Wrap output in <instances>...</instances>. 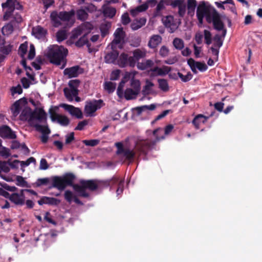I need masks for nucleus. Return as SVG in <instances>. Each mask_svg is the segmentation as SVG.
Masks as SVG:
<instances>
[{
	"label": "nucleus",
	"instance_id": "obj_46",
	"mask_svg": "<svg viewBox=\"0 0 262 262\" xmlns=\"http://www.w3.org/2000/svg\"><path fill=\"white\" fill-rule=\"evenodd\" d=\"M204 35L205 43L207 45H210L212 42V35L211 32L207 30H204Z\"/></svg>",
	"mask_w": 262,
	"mask_h": 262
},
{
	"label": "nucleus",
	"instance_id": "obj_40",
	"mask_svg": "<svg viewBox=\"0 0 262 262\" xmlns=\"http://www.w3.org/2000/svg\"><path fill=\"white\" fill-rule=\"evenodd\" d=\"M14 28L11 23H8L5 25L2 28V33L4 35H9L13 31Z\"/></svg>",
	"mask_w": 262,
	"mask_h": 262
},
{
	"label": "nucleus",
	"instance_id": "obj_7",
	"mask_svg": "<svg viewBox=\"0 0 262 262\" xmlns=\"http://www.w3.org/2000/svg\"><path fill=\"white\" fill-rule=\"evenodd\" d=\"M211 12L209 8L206 5L205 2H201L196 9V16L199 23L202 24L205 16L207 21L210 23L211 22Z\"/></svg>",
	"mask_w": 262,
	"mask_h": 262
},
{
	"label": "nucleus",
	"instance_id": "obj_37",
	"mask_svg": "<svg viewBox=\"0 0 262 262\" xmlns=\"http://www.w3.org/2000/svg\"><path fill=\"white\" fill-rule=\"evenodd\" d=\"M67 32L66 30L61 29L56 33V38L58 42H61L67 38Z\"/></svg>",
	"mask_w": 262,
	"mask_h": 262
},
{
	"label": "nucleus",
	"instance_id": "obj_18",
	"mask_svg": "<svg viewBox=\"0 0 262 262\" xmlns=\"http://www.w3.org/2000/svg\"><path fill=\"white\" fill-rule=\"evenodd\" d=\"M47 33V30L40 26H37L32 29V34L38 39L44 38Z\"/></svg>",
	"mask_w": 262,
	"mask_h": 262
},
{
	"label": "nucleus",
	"instance_id": "obj_32",
	"mask_svg": "<svg viewBox=\"0 0 262 262\" xmlns=\"http://www.w3.org/2000/svg\"><path fill=\"white\" fill-rule=\"evenodd\" d=\"M36 130L38 132H41L42 135H48L50 134V130L47 126H43L37 123L32 124Z\"/></svg>",
	"mask_w": 262,
	"mask_h": 262
},
{
	"label": "nucleus",
	"instance_id": "obj_59",
	"mask_svg": "<svg viewBox=\"0 0 262 262\" xmlns=\"http://www.w3.org/2000/svg\"><path fill=\"white\" fill-rule=\"evenodd\" d=\"M35 55V50L33 45L31 44L30 46V50L28 55L29 59H32L34 58Z\"/></svg>",
	"mask_w": 262,
	"mask_h": 262
},
{
	"label": "nucleus",
	"instance_id": "obj_19",
	"mask_svg": "<svg viewBox=\"0 0 262 262\" xmlns=\"http://www.w3.org/2000/svg\"><path fill=\"white\" fill-rule=\"evenodd\" d=\"M209 117H206L202 114H199L196 116L192 120V124L196 129L200 128V126L201 123H205L208 119Z\"/></svg>",
	"mask_w": 262,
	"mask_h": 262
},
{
	"label": "nucleus",
	"instance_id": "obj_33",
	"mask_svg": "<svg viewBox=\"0 0 262 262\" xmlns=\"http://www.w3.org/2000/svg\"><path fill=\"white\" fill-rule=\"evenodd\" d=\"M159 88L163 92H166L169 91V87L168 81L165 79H158Z\"/></svg>",
	"mask_w": 262,
	"mask_h": 262
},
{
	"label": "nucleus",
	"instance_id": "obj_21",
	"mask_svg": "<svg viewBox=\"0 0 262 262\" xmlns=\"http://www.w3.org/2000/svg\"><path fill=\"white\" fill-rule=\"evenodd\" d=\"M119 57V52L116 50L107 53L104 57L105 61L108 63H114Z\"/></svg>",
	"mask_w": 262,
	"mask_h": 262
},
{
	"label": "nucleus",
	"instance_id": "obj_15",
	"mask_svg": "<svg viewBox=\"0 0 262 262\" xmlns=\"http://www.w3.org/2000/svg\"><path fill=\"white\" fill-rule=\"evenodd\" d=\"M83 69L79 66H73L66 68L63 71V74L67 75L69 78L77 77L80 74L82 73Z\"/></svg>",
	"mask_w": 262,
	"mask_h": 262
},
{
	"label": "nucleus",
	"instance_id": "obj_36",
	"mask_svg": "<svg viewBox=\"0 0 262 262\" xmlns=\"http://www.w3.org/2000/svg\"><path fill=\"white\" fill-rule=\"evenodd\" d=\"M82 33V29L80 27H78L74 29L72 32V35L70 38V41L73 42L74 40L77 39Z\"/></svg>",
	"mask_w": 262,
	"mask_h": 262
},
{
	"label": "nucleus",
	"instance_id": "obj_13",
	"mask_svg": "<svg viewBox=\"0 0 262 262\" xmlns=\"http://www.w3.org/2000/svg\"><path fill=\"white\" fill-rule=\"evenodd\" d=\"M0 137L3 139H15L16 135L14 131L8 125L0 126Z\"/></svg>",
	"mask_w": 262,
	"mask_h": 262
},
{
	"label": "nucleus",
	"instance_id": "obj_1",
	"mask_svg": "<svg viewBox=\"0 0 262 262\" xmlns=\"http://www.w3.org/2000/svg\"><path fill=\"white\" fill-rule=\"evenodd\" d=\"M75 178V176L71 172L66 173L62 176H54L52 178V187L62 191L68 186H72L79 195L83 198H88L90 195L85 190L86 189L92 191L98 189L97 180H81L79 185L73 184Z\"/></svg>",
	"mask_w": 262,
	"mask_h": 262
},
{
	"label": "nucleus",
	"instance_id": "obj_51",
	"mask_svg": "<svg viewBox=\"0 0 262 262\" xmlns=\"http://www.w3.org/2000/svg\"><path fill=\"white\" fill-rule=\"evenodd\" d=\"M111 182V180H108V179L105 180H97L98 188L107 187L110 186Z\"/></svg>",
	"mask_w": 262,
	"mask_h": 262
},
{
	"label": "nucleus",
	"instance_id": "obj_10",
	"mask_svg": "<svg viewBox=\"0 0 262 262\" xmlns=\"http://www.w3.org/2000/svg\"><path fill=\"white\" fill-rule=\"evenodd\" d=\"M117 63L120 68L127 66L134 68L135 66V60L132 56H129L127 53H122L118 57Z\"/></svg>",
	"mask_w": 262,
	"mask_h": 262
},
{
	"label": "nucleus",
	"instance_id": "obj_24",
	"mask_svg": "<svg viewBox=\"0 0 262 262\" xmlns=\"http://www.w3.org/2000/svg\"><path fill=\"white\" fill-rule=\"evenodd\" d=\"M139 94L132 88H127L125 90L123 96L127 100H129L136 99Z\"/></svg>",
	"mask_w": 262,
	"mask_h": 262
},
{
	"label": "nucleus",
	"instance_id": "obj_60",
	"mask_svg": "<svg viewBox=\"0 0 262 262\" xmlns=\"http://www.w3.org/2000/svg\"><path fill=\"white\" fill-rule=\"evenodd\" d=\"M12 50V46L11 45L3 46L1 47V52L5 55L9 54Z\"/></svg>",
	"mask_w": 262,
	"mask_h": 262
},
{
	"label": "nucleus",
	"instance_id": "obj_63",
	"mask_svg": "<svg viewBox=\"0 0 262 262\" xmlns=\"http://www.w3.org/2000/svg\"><path fill=\"white\" fill-rule=\"evenodd\" d=\"M120 70H116L112 71L111 75V80H117L120 76Z\"/></svg>",
	"mask_w": 262,
	"mask_h": 262
},
{
	"label": "nucleus",
	"instance_id": "obj_43",
	"mask_svg": "<svg viewBox=\"0 0 262 262\" xmlns=\"http://www.w3.org/2000/svg\"><path fill=\"white\" fill-rule=\"evenodd\" d=\"M178 75L183 82H186L192 78V75L190 72H188L186 75H184L180 72L178 73Z\"/></svg>",
	"mask_w": 262,
	"mask_h": 262
},
{
	"label": "nucleus",
	"instance_id": "obj_6",
	"mask_svg": "<svg viewBox=\"0 0 262 262\" xmlns=\"http://www.w3.org/2000/svg\"><path fill=\"white\" fill-rule=\"evenodd\" d=\"M104 104L102 99H93L86 101L84 106V113L86 116H93L94 113L97 110L101 108Z\"/></svg>",
	"mask_w": 262,
	"mask_h": 262
},
{
	"label": "nucleus",
	"instance_id": "obj_42",
	"mask_svg": "<svg viewBox=\"0 0 262 262\" xmlns=\"http://www.w3.org/2000/svg\"><path fill=\"white\" fill-rule=\"evenodd\" d=\"M28 49V45L26 42L21 43L18 48V54L21 58H24Z\"/></svg>",
	"mask_w": 262,
	"mask_h": 262
},
{
	"label": "nucleus",
	"instance_id": "obj_29",
	"mask_svg": "<svg viewBox=\"0 0 262 262\" xmlns=\"http://www.w3.org/2000/svg\"><path fill=\"white\" fill-rule=\"evenodd\" d=\"M112 24L110 22H104L102 23L100 26V30L102 37L105 36L108 34L109 30L111 28Z\"/></svg>",
	"mask_w": 262,
	"mask_h": 262
},
{
	"label": "nucleus",
	"instance_id": "obj_61",
	"mask_svg": "<svg viewBox=\"0 0 262 262\" xmlns=\"http://www.w3.org/2000/svg\"><path fill=\"white\" fill-rule=\"evenodd\" d=\"M154 64V63L152 60L148 59L144 62V66L143 67H140L139 69L144 70L149 68L152 67Z\"/></svg>",
	"mask_w": 262,
	"mask_h": 262
},
{
	"label": "nucleus",
	"instance_id": "obj_53",
	"mask_svg": "<svg viewBox=\"0 0 262 262\" xmlns=\"http://www.w3.org/2000/svg\"><path fill=\"white\" fill-rule=\"evenodd\" d=\"M64 196L65 200L69 203H71L75 196L73 195L72 192L70 190H66L64 192Z\"/></svg>",
	"mask_w": 262,
	"mask_h": 262
},
{
	"label": "nucleus",
	"instance_id": "obj_34",
	"mask_svg": "<svg viewBox=\"0 0 262 262\" xmlns=\"http://www.w3.org/2000/svg\"><path fill=\"white\" fill-rule=\"evenodd\" d=\"M146 56V52L144 51H142L139 49H137L133 51V56L135 60V64L136 61H138L141 58H144Z\"/></svg>",
	"mask_w": 262,
	"mask_h": 262
},
{
	"label": "nucleus",
	"instance_id": "obj_17",
	"mask_svg": "<svg viewBox=\"0 0 262 262\" xmlns=\"http://www.w3.org/2000/svg\"><path fill=\"white\" fill-rule=\"evenodd\" d=\"M27 103V100L25 97L16 101L11 108L13 115L15 116L18 115L21 110V105H26Z\"/></svg>",
	"mask_w": 262,
	"mask_h": 262
},
{
	"label": "nucleus",
	"instance_id": "obj_57",
	"mask_svg": "<svg viewBox=\"0 0 262 262\" xmlns=\"http://www.w3.org/2000/svg\"><path fill=\"white\" fill-rule=\"evenodd\" d=\"M121 21L123 25H126L130 21V19L128 14L126 12L124 13L121 16Z\"/></svg>",
	"mask_w": 262,
	"mask_h": 262
},
{
	"label": "nucleus",
	"instance_id": "obj_54",
	"mask_svg": "<svg viewBox=\"0 0 262 262\" xmlns=\"http://www.w3.org/2000/svg\"><path fill=\"white\" fill-rule=\"evenodd\" d=\"M80 80L78 79L71 80L69 82V85L70 89H77L79 84Z\"/></svg>",
	"mask_w": 262,
	"mask_h": 262
},
{
	"label": "nucleus",
	"instance_id": "obj_11",
	"mask_svg": "<svg viewBox=\"0 0 262 262\" xmlns=\"http://www.w3.org/2000/svg\"><path fill=\"white\" fill-rule=\"evenodd\" d=\"M211 20L215 30L220 31L224 29L225 25L222 20V16L215 9L212 11Z\"/></svg>",
	"mask_w": 262,
	"mask_h": 262
},
{
	"label": "nucleus",
	"instance_id": "obj_49",
	"mask_svg": "<svg viewBox=\"0 0 262 262\" xmlns=\"http://www.w3.org/2000/svg\"><path fill=\"white\" fill-rule=\"evenodd\" d=\"M213 40L214 41V46L217 47L219 48H221L222 45L223 41L222 40L221 36L219 34H216L213 37Z\"/></svg>",
	"mask_w": 262,
	"mask_h": 262
},
{
	"label": "nucleus",
	"instance_id": "obj_30",
	"mask_svg": "<svg viewBox=\"0 0 262 262\" xmlns=\"http://www.w3.org/2000/svg\"><path fill=\"white\" fill-rule=\"evenodd\" d=\"M156 108V105L154 104H151L149 105H142L141 106L136 107L134 108L136 111L138 115H140L142 113L147 110L152 111Z\"/></svg>",
	"mask_w": 262,
	"mask_h": 262
},
{
	"label": "nucleus",
	"instance_id": "obj_64",
	"mask_svg": "<svg viewBox=\"0 0 262 262\" xmlns=\"http://www.w3.org/2000/svg\"><path fill=\"white\" fill-rule=\"evenodd\" d=\"M74 133L71 132L66 136L65 143L66 144H69L74 140Z\"/></svg>",
	"mask_w": 262,
	"mask_h": 262
},
{
	"label": "nucleus",
	"instance_id": "obj_2",
	"mask_svg": "<svg viewBox=\"0 0 262 262\" xmlns=\"http://www.w3.org/2000/svg\"><path fill=\"white\" fill-rule=\"evenodd\" d=\"M160 130V128H157L153 131V135L156 137V140L149 139L139 140L135 143V151L131 150L128 148H124L122 142H116L115 146L117 148L116 154L118 155H123L125 159L129 162H133L136 154L138 156L144 155L146 156L148 152L154 148L157 141L160 139V138L157 135V132Z\"/></svg>",
	"mask_w": 262,
	"mask_h": 262
},
{
	"label": "nucleus",
	"instance_id": "obj_9",
	"mask_svg": "<svg viewBox=\"0 0 262 262\" xmlns=\"http://www.w3.org/2000/svg\"><path fill=\"white\" fill-rule=\"evenodd\" d=\"M47 119V114L42 108H36L32 111L31 116L29 118L28 121L32 126L33 121L37 120L40 122L46 123Z\"/></svg>",
	"mask_w": 262,
	"mask_h": 262
},
{
	"label": "nucleus",
	"instance_id": "obj_20",
	"mask_svg": "<svg viewBox=\"0 0 262 262\" xmlns=\"http://www.w3.org/2000/svg\"><path fill=\"white\" fill-rule=\"evenodd\" d=\"M125 36V32H124L122 28H117L115 33V38L113 40V43L115 44H119L124 39Z\"/></svg>",
	"mask_w": 262,
	"mask_h": 262
},
{
	"label": "nucleus",
	"instance_id": "obj_47",
	"mask_svg": "<svg viewBox=\"0 0 262 262\" xmlns=\"http://www.w3.org/2000/svg\"><path fill=\"white\" fill-rule=\"evenodd\" d=\"M104 89L107 91L108 93H113L116 89V84L112 82H105L104 83Z\"/></svg>",
	"mask_w": 262,
	"mask_h": 262
},
{
	"label": "nucleus",
	"instance_id": "obj_25",
	"mask_svg": "<svg viewBox=\"0 0 262 262\" xmlns=\"http://www.w3.org/2000/svg\"><path fill=\"white\" fill-rule=\"evenodd\" d=\"M171 71V68L167 66H163L162 68L156 67L151 70L153 72H156L158 75L164 76Z\"/></svg>",
	"mask_w": 262,
	"mask_h": 262
},
{
	"label": "nucleus",
	"instance_id": "obj_31",
	"mask_svg": "<svg viewBox=\"0 0 262 262\" xmlns=\"http://www.w3.org/2000/svg\"><path fill=\"white\" fill-rule=\"evenodd\" d=\"M148 8V4L146 3L140 5L137 7L135 9H133L130 11V13L132 15L135 16L139 12H142L146 11Z\"/></svg>",
	"mask_w": 262,
	"mask_h": 262
},
{
	"label": "nucleus",
	"instance_id": "obj_41",
	"mask_svg": "<svg viewBox=\"0 0 262 262\" xmlns=\"http://www.w3.org/2000/svg\"><path fill=\"white\" fill-rule=\"evenodd\" d=\"M16 185L20 187H28V184L26 181L25 180L24 178L20 176H16Z\"/></svg>",
	"mask_w": 262,
	"mask_h": 262
},
{
	"label": "nucleus",
	"instance_id": "obj_55",
	"mask_svg": "<svg viewBox=\"0 0 262 262\" xmlns=\"http://www.w3.org/2000/svg\"><path fill=\"white\" fill-rule=\"evenodd\" d=\"M60 203V201L56 198L49 197L47 204L52 206H57Z\"/></svg>",
	"mask_w": 262,
	"mask_h": 262
},
{
	"label": "nucleus",
	"instance_id": "obj_35",
	"mask_svg": "<svg viewBox=\"0 0 262 262\" xmlns=\"http://www.w3.org/2000/svg\"><path fill=\"white\" fill-rule=\"evenodd\" d=\"M32 113V110L29 107H26L21 112L20 115L21 120H27L28 118H30Z\"/></svg>",
	"mask_w": 262,
	"mask_h": 262
},
{
	"label": "nucleus",
	"instance_id": "obj_38",
	"mask_svg": "<svg viewBox=\"0 0 262 262\" xmlns=\"http://www.w3.org/2000/svg\"><path fill=\"white\" fill-rule=\"evenodd\" d=\"M130 86L133 90L136 91L138 93H140L141 90V83L139 80L132 78L130 81Z\"/></svg>",
	"mask_w": 262,
	"mask_h": 262
},
{
	"label": "nucleus",
	"instance_id": "obj_58",
	"mask_svg": "<svg viewBox=\"0 0 262 262\" xmlns=\"http://www.w3.org/2000/svg\"><path fill=\"white\" fill-rule=\"evenodd\" d=\"M145 23L146 19H143L142 24H139L138 21L136 23L133 22L131 24L130 27L133 30H137L145 25Z\"/></svg>",
	"mask_w": 262,
	"mask_h": 262
},
{
	"label": "nucleus",
	"instance_id": "obj_14",
	"mask_svg": "<svg viewBox=\"0 0 262 262\" xmlns=\"http://www.w3.org/2000/svg\"><path fill=\"white\" fill-rule=\"evenodd\" d=\"M60 106L68 111L72 116H75L78 119H82L83 118L82 111L79 108L64 103L61 104Z\"/></svg>",
	"mask_w": 262,
	"mask_h": 262
},
{
	"label": "nucleus",
	"instance_id": "obj_5",
	"mask_svg": "<svg viewBox=\"0 0 262 262\" xmlns=\"http://www.w3.org/2000/svg\"><path fill=\"white\" fill-rule=\"evenodd\" d=\"M3 9H6L3 15V20H9L12 15L15 9L23 10V7L17 0H7L2 5Z\"/></svg>",
	"mask_w": 262,
	"mask_h": 262
},
{
	"label": "nucleus",
	"instance_id": "obj_62",
	"mask_svg": "<svg viewBox=\"0 0 262 262\" xmlns=\"http://www.w3.org/2000/svg\"><path fill=\"white\" fill-rule=\"evenodd\" d=\"M49 166L45 159H41L40 161L39 168L41 170H46L49 168Z\"/></svg>",
	"mask_w": 262,
	"mask_h": 262
},
{
	"label": "nucleus",
	"instance_id": "obj_56",
	"mask_svg": "<svg viewBox=\"0 0 262 262\" xmlns=\"http://www.w3.org/2000/svg\"><path fill=\"white\" fill-rule=\"evenodd\" d=\"M169 49L165 46H163L160 49L159 54L161 57H165L168 55Z\"/></svg>",
	"mask_w": 262,
	"mask_h": 262
},
{
	"label": "nucleus",
	"instance_id": "obj_50",
	"mask_svg": "<svg viewBox=\"0 0 262 262\" xmlns=\"http://www.w3.org/2000/svg\"><path fill=\"white\" fill-rule=\"evenodd\" d=\"M0 185L6 190L10 192H15L17 190V188L15 186H9L8 184L4 182H0Z\"/></svg>",
	"mask_w": 262,
	"mask_h": 262
},
{
	"label": "nucleus",
	"instance_id": "obj_23",
	"mask_svg": "<svg viewBox=\"0 0 262 262\" xmlns=\"http://www.w3.org/2000/svg\"><path fill=\"white\" fill-rule=\"evenodd\" d=\"M87 35L88 34H85L82 35V36H81L77 41L75 42V46L78 48H80L83 47L84 45H86L87 47L90 48L91 47V43L89 41Z\"/></svg>",
	"mask_w": 262,
	"mask_h": 262
},
{
	"label": "nucleus",
	"instance_id": "obj_22",
	"mask_svg": "<svg viewBox=\"0 0 262 262\" xmlns=\"http://www.w3.org/2000/svg\"><path fill=\"white\" fill-rule=\"evenodd\" d=\"M162 41V37L159 35H154L150 38L148 45L150 48H156Z\"/></svg>",
	"mask_w": 262,
	"mask_h": 262
},
{
	"label": "nucleus",
	"instance_id": "obj_27",
	"mask_svg": "<svg viewBox=\"0 0 262 262\" xmlns=\"http://www.w3.org/2000/svg\"><path fill=\"white\" fill-rule=\"evenodd\" d=\"M116 13V10L112 7H106L103 9V14L106 17L112 18Z\"/></svg>",
	"mask_w": 262,
	"mask_h": 262
},
{
	"label": "nucleus",
	"instance_id": "obj_26",
	"mask_svg": "<svg viewBox=\"0 0 262 262\" xmlns=\"http://www.w3.org/2000/svg\"><path fill=\"white\" fill-rule=\"evenodd\" d=\"M10 201L16 205L22 206L25 202L18 195V193L14 192L11 194Z\"/></svg>",
	"mask_w": 262,
	"mask_h": 262
},
{
	"label": "nucleus",
	"instance_id": "obj_16",
	"mask_svg": "<svg viewBox=\"0 0 262 262\" xmlns=\"http://www.w3.org/2000/svg\"><path fill=\"white\" fill-rule=\"evenodd\" d=\"M163 20L165 26L169 29L170 33L174 32L178 27V25L174 21L173 17L171 15L166 16L163 19Z\"/></svg>",
	"mask_w": 262,
	"mask_h": 262
},
{
	"label": "nucleus",
	"instance_id": "obj_28",
	"mask_svg": "<svg viewBox=\"0 0 262 262\" xmlns=\"http://www.w3.org/2000/svg\"><path fill=\"white\" fill-rule=\"evenodd\" d=\"M154 86V83L146 80L145 81V85L143 86L142 90V94L144 96L149 95L151 93V88Z\"/></svg>",
	"mask_w": 262,
	"mask_h": 262
},
{
	"label": "nucleus",
	"instance_id": "obj_48",
	"mask_svg": "<svg viewBox=\"0 0 262 262\" xmlns=\"http://www.w3.org/2000/svg\"><path fill=\"white\" fill-rule=\"evenodd\" d=\"M196 5L197 3L195 0H187V9L188 11H191L194 13Z\"/></svg>",
	"mask_w": 262,
	"mask_h": 262
},
{
	"label": "nucleus",
	"instance_id": "obj_4",
	"mask_svg": "<svg viewBox=\"0 0 262 262\" xmlns=\"http://www.w3.org/2000/svg\"><path fill=\"white\" fill-rule=\"evenodd\" d=\"M74 15L75 11L73 10L69 12L60 11L59 12L54 11L51 13L50 19L53 27L57 28L62 25L61 21H69Z\"/></svg>",
	"mask_w": 262,
	"mask_h": 262
},
{
	"label": "nucleus",
	"instance_id": "obj_45",
	"mask_svg": "<svg viewBox=\"0 0 262 262\" xmlns=\"http://www.w3.org/2000/svg\"><path fill=\"white\" fill-rule=\"evenodd\" d=\"M125 83V81L122 80L121 81L119 84L117 90V94L118 96L120 98H122L123 97L124 93H123V87L124 84Z\"/></svg>",
	"mask_w": 262,
	"mask_h": 262
},
{
	"label": "nucleus",
	"instance_id": "obj_44",
	"mask_svg": "<svg viewBox=\"0 0 262 262\" xmlns=\"http://www.w3.org/2000/svg\"><path fill=\"white\" fill-rule=\"evenodd\" d=\"M77 18L81 20H85L88 16V14L85 9H79L77 11Z\"/></svg>",
	"mask_w": 262,
	"mask_h": 262
},
{
	"label": "nucleus",
	"instance_id": "obj_12",
	"mask_svg": "<svg viewBox=\"0 0 262 262\" xmlns=\"http://www.w3.org/2000/svg\"><path fill=\"white\" fill-rule=\"evenodd\" d=\"M187 63L189 66L191 71L194 74H196L198 73L196 69L201 72H204L206 71L208 68V67L205 63L195 61L192 58L187 60Z\"/></svg>",
	"mask_w": 262,
	"mask_h": 262
},
{
	"label": "nucleus",
	"instance_id": "obj_3",
	"mask_svg": "<svg viewBox=\"0 0 262 262\" xmlns=\"http://www.w3.org/2000/svg\"><path fill=\"white\" fill-rule=\"evenodd\" d=\"M68 53V50L63 46H54L49 48L47 56L50 62L55 65L59 66L63 62L60 67V69H62L67 64L65 58Z\"/></svg>",
	"mask_w": 262,
	"mask_h": 262
},
{
	"label": "nucleus",
	"instance_id": "obj_52",
	"mask_svg": "<svg viewBox=\"0 0 262 262\" xmlns=\"http://www.w3.org/2000/svg\"><path fill=\"white\" fill-rule=\"evenodd\" d=\"M82 142L86 146H95L99 144V140L97 139L84 140Z\"/></svg>",
	"mask_w": 262,
	"mask_h": 262
},
{
	"label": "nucleus",
	"instance_id": "obj_39",
	"mask_svg": "<svg viewBox=\"0 0 262 262\" xmlns=\"http://www.w3.org/2000/svg\"><path fill=\"white\" fill-rule=\"evenodd\" d=\"M173 45L177 50H181L184 47V41L179 38H175L172 42Z\"/></svg>",
	"mask_w": 262,
	"mask_h": 262
},
{
	"label": "nucleus",
	"instance_id": "obj_8",
	"mask_svg": "<svg viewBox=\"0 0 262 262\" xmlns=\"http://www.w3.org/2000/svg\"><path fill=\"white\" fill-rule=\"evenodd\" d=\"M57 109V107H52L49 109V113L52 121H56L63 126H68L70 123V119L64 115L57 114L56 111Z\"/></svg>",
	"mask_w": 262,
	"mask_h": 262
}]
</instances>
